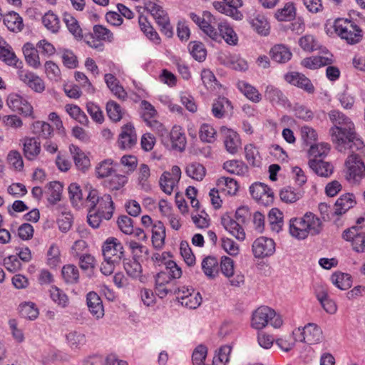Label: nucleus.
<instances>
[{"label":"nucleus","instance_id":"f257e3e1","mask_svg":"<svg viewBox=\"0 0 365 365\" xmlns=\"http://www.w3.org/2000/svg\"><path fill=\"white\" fill-rule=\"evenodd\" d=\"M328 115L333 124L329 133L338 151L346 153L350 150L351 152L364 153L365 145L358 137L352 120L336 110H331Z\"/></svg>","mask_w":365,"mask_h":365},{"label":"nucleus","instance_id":"f03ea898","mask_svg":"<svg viewBox=\"0 0 365 365\" xmlns=\"http://www.w3.org/2000/svg\"><path fill=\"white\" fill-rule=\"evenodd\" d=\"M322 227L321 219L312 212H307L302 217L292 218L289 221V233L298 240H304L309 235H319Z\"/></svg>","mask_w":365,"mask_h":365},{"label":"nucleus","instance_id":"7ed1b4c3","mask_svg":"<svg viewBox=\"0 0 365 365\" xmlns=\"http://www.w3.org/2000/svg\"><path fill=\"white\" fill-rule=\"evenodd\" d=\"M88 195L86 202L88 207H91L98 211L103 217V219L108 220L113 215L115 206L110 195H100L96 189L91 187L87 189Z\"/></svg>","mask_w":365,"mask_h":365},{"label":"nucleus","instance_id":"20e7f679","mask_svg":"<svg viewBox=\"0 0 365 365\" xmlns=\"http://www.w3.org/2000/svg\"><path fill=\"white\" fill-rule=\"evenodd\" d=\"M161 138V141L167 146H171L173 149L180 152L183 151L186 146V138L185 133L180 126H174L169 132L160 123L153 122Z\"/></svg>","mask_w":365,"mask_h":365},{"label":"nucleus","instance_id":"39448f33","mask_svg":"<svg viewBox=\"0 0 365 365\" xmlns=\"http://www.w3.org/2000/svg\"><path fill=\"white\" fill-rule=\"evenodd\" d=\"M269 324L274 328L280 327L282 324L281 316L269 307L257 308L252 314V327L255 329H262Z\"/></svg>","mask_w":365,"mask_h":365},{"label":"nucleus","instance_id":"423d86ee","mask_svg":"<svg viewBox=\"0 0 365 365\" xmlns=\"http://www.w3.org/2000/svg\"><path fill=\"white\" fill-rule=\"evenodd\" d=\"M248 215V209L245 207H242L236 210L235 218L237 220L231 218L229 215H224L222 217L221 223L224 228L236 239L244 240L245 232L240 223L245 222Z\"/></svg>","mask_w":365,"mask_h":365},{"label":"nucleus","instance_id":"0eeeda50","mask_svg":"<svg viewBox=\"0 0 365 365\" xmlns=\"http://www.w3.org/2000/svg\"><path fill=\"white\" fill-rule=\"evenodd\" d=\"M336 34L349 44H356L362 38V30L347 19H336L334 24Z\"/></svg>","mask_w":365,"mask_h":365},{"label":"nucleus","instance_id":"6e6552de","mask_svg":"<svg viewBox=\"0 0 365 365\" xmlns=\"http://www.w3.org/2000/svg\"><path fill=\"white\" fill-rule=\"evenodd\" d=\"M345 153L349 154L345 161L346 178L351 182H359L365 176V165L361 158V155L364 153L348 150Z\"/></svg>","mask_w":365,"mask_h":365},{"label":"nucleus","instance_id":"1a4fd4ad","mask_svg":"<svg viewBox=\"0 0 365 365\" xmlns=\"http://www.w3.org/2000/svg\"><path fill=\"white\" fill-rule=\"evenodd\" d=\"M145 9L153 16L157 24L160 28V31L168 38L173 35V27L170 23L168 14L164 11L161 6L155 2L148 1L145 4Z\"/></svg>","mask_w":365,"mask_h":365},{"label":"nucleus","instance_id":"9d476101","mask_svg":"<svg viewBox=\"0 0 365 365\" xmlns=\"http://www.w3.org/2000/svg\"><path fill=\"white\" fill-rule=\"evenodd\" d=\"M292 335L295 336L296 340L308 344H317L322 339V331L314 323H309L302 329L299 327L293 331Z\"/></svg>","mask_w":365,"mask_h":365},{"label":"nucleus","instance_id":"9b49d317","mask_svg":"<svg viewBox=\"0 0 365 365\" xmlns=\"http://www.w3.org/2000/svg\"><path fill=\"white\" fill-rule=\"evenodd\" d=\"M103 256L105 260L111 263H120L124 257V248L120 241L115 237H109L102 247Z\"/></svg>","mask_w":365,"mask_h":365},{"label":"nucleus","instance_id":"f8f14e48","mask_svg":"<svg viewBox=\"0 0 365 365\" xmlns=\"http://www.w3.org/2000/svg\"><path fill=\"white\" fill-rule=\"evenodd\" d=\"M252 248L254 256L262 259L274 253L275 242L271 238L260 237L254 241Z\"/></svg>","mask_w":365,"mask_h":365},{"label":"nucleus","instance_id":"ddd939ff","mask_svg":"<svg viewBox=\"0 0 365 365\" xmlns=\"http://www.w3.org/2000/svg\"><path fill=\"white\" fill-rule=\"evenodd\" d=\"M250 192L253 198L263 205H267L273 201V192L264 183L255 182L252 184L250 187Z\"/></svg>","mask_w":365,"mask_h":365},{"label":"nucleus","instance_id":"4468645a","mask_svg":"<svg viewBox=\"0 0 365 365\" xmlns=\"http://www.w3.org/2000/svg\"><path fill=\"white\" fill-rule=\"evenodd\" d=\"M8 106L15 112H19L25 116H30L33 113L31 105L16 93H11L7 98Z\"/></svg>","mask_w":365,"mask_h":365},{"label":"nucleus","instance_id":"2eb2a0df","mask_svg":"<svg viewBox=\"0 0 365 365\" xmlns=\"http://www.w3.org/2000/svg\"><path fill=\"white\" fill-rule=\"evenodd\" d=\"M342 237L346 241L351 242V246L357 252H365V232H357L356 227H352L343 232Z\"/></svg>","mask_w":365,"mask_h":365},{"label":"nucleus","instance_id":"dca6fc26","mask_svg":"<svg viewBox=\"0 0 365 365\" xmlns=\"http://www.w3.org/2000/svg\"><path fill=\"white\" fill-rule=\"evenodd\" d=\"M18 75L19 79L35 92L42 93L45 90L43 81L35 73L20 69Z\"/></svg>","mask_w":365,"mask_h":365},{"label":"nucleus","instance_id":"f3484780","mask_svg":"<svg viewBox=\"0 0 365 365\" xmlns=\"http://www.w3.org/2000/svg\"><path fill=\"white\" fill-rule=\"evenodd\" d=\"M136 142L137 135L134 127L131 124L123 126L118 140L119 148L123 150L130 149Z\"/></svg>","mask_w":365,"mask_h":365},{"label":"nucleus","instance_id":"a211bd4d","mask_svg":"<svg viewBox=\"0 0 365 365\" xmlns=\"http://www.w3.org/2000/svg\"><path fill=\"white\" fill-rule=\"evenodd\" d=\"M221 133L225 138L224 144L227 151L230 154H235L241 145L237 133L227 128H222Z\"/></svg>","mask_w":365,"mask_h":365},{"label":"nucleus","instance_id":"6ab92c4d","mask_svg":"<svg viewBox=\"0 0 365 365\" xmlns=\"http://www.w3.org/2000/svg\"><path fill=\"white\" fill-rule=\"evenodd\" d=\"M86 302L88 309L91 314L97 319L104 316V309L102 300L97 293L90 292L86 295Z\"/></svg>","mask_w":365,"mask_h":365},{"label":"nucleus","instance_id":"aec40b11","mask_svg":"<svg viewBox=\"0 0 365 365\" xmlns=\"http://www.w3.org/2000/svg\"><path fill=\"white\" fill-rule=\"evenodd\" d=\"M308 164L310 169L320 177L328 178L333 173V165L322 159H310Z\"/></svg>","mask_w":365,"mask_h":365},{"label":"nucleus","instance_id":"412c9836","mask_svg":"<svg viewBox=\"0 0 365 365\" xmlns=\"http://www.w3.org/2000/svg\"><path fill=\"white\" fill-rule=\"evenodd\" d=\"M285 79L289 83L303 88L309 93H313L314 91L310 80L303 74L299 73H288L285 76Z\"/></svg>","mask_w":365,"mask_h":365},{"label":"nucleus","instance_id":"4be33fe9","mask_svg":"<svg viewBox=\"0 0 365 365\" xmlns=\"http://www.w3.org/2000/svg\"><path fill=\"white\" fill-rule=\"evenodd\" d=\"M356 205L355 197L352 193H346L341 195L335 202L334 213L341 215Z\"/></svg>","mask_w":365,"mask_h":365},{"label":"nucleus","instance_id":"5701e85b","mask_svg":"<svg viewBox=\"0 0 365 365\" xmlns=\"http://www.w3.org/2000/svg\"><path fill=\"white\" fill-rule=\"evenodd\" d=\"M24 155L29 160H34L41 152V143L35 138H26L24 140Z\"/></svg>","mask_w":365,"mask_h":365},{"label":"nucleus","instance_id":"b1692460","mask_svg":"<svg viewBox=\"0 0 365 365\" xmlns=\"http://www.w3.org/2000/svg\"><path fill=\"white\" fill-rule=\"evenodd\" d=\"M264 97L273 105L284 106L287 101L282 91L272 85L266 86Z\"/></svg>","mask_w":365,"mask_h":365},{"label":"nucleus","instance_id":"393cba45","mask_svg":"<svg viewBox=\"0 0 365 365\" xmlns=\"http://www.w3.org/2000/svg\"><path fill=\"white\" fill-rule=\"evenodd\" d=\"M269 53L273 61L280 63H285L292 56L289 48L283 44L274 45L271 48Z\"/></svg>","mask_w":365,"mask_h":365},{"label":"nucleus","instance_id":"a878e982","mask_svg":"<svg viewBox=\"0 0 365 365\" xmlns=\"http://www.w3.org/2000/svg\"><path fill=\"white\" fill-rule=\"evenodd\" d=\"M75 165L80 170L85 171L90 167V160L78 147L71 145L69 147Z\"/></svg>","mask_w":365,"mask_h":365},{"label":"nucleus","instance_id":"bb28decb","mask_svg":"<svg viewBox=\"0 0 365 365\" xmlns=\"http://www.w3.org/2000/svg\"><path fill=\"white\" fill-rule=\"evenodd\" d=\"M165 227L160 221H157L152 229V243L155 248L162 249L165 245Z\"/></svg>","mask_w":365,"mask_h":365},{"label":"nucleus","instance_id":"cd10ccee","mask_svg":"<svg viewBox=\"0 0 365 365\" xmlns=\"http://www.w3.org/2000/svg\"><path fill=\"white\" fill-rule=\"evenodd\" d=\"M202 269L209 279H215L219 273L218 260L215 257L207 256L202 262Z\"/></svg>","mask_w":365,"mask_h":365},{"label":"nucleus","instance_id":"c85d7f7f","mask_svg":"<svg viewBox=\"0 0 365 365\" xmlns=\"http://www.w3.org/2000/svg\"><path fill=\"white\" fill-rule=\"evenodd\" d=\"M23 53L27 63L37 68L40 66V59L38 56V50L31 43H26L23 46Z\"/></svg>","mask_w":365,"mask_h":365},{"label":"nucleus","instance_id":"c756f323","mask_svg":"<svg viewBox=\"0 0 365 365\" xmlns=\"http://www.w3.org/2000/svg\"><path fill=\"white\" fill-rule=\"evenodd\" d=\"M4 24L9 30L19 32L23 29L24 24L22 18L16 12H9L4 17Z\"/></svg>","mask_w":365,"mask_h":365},{"label":"nucleus","instance_id":"7c9ffc66","mask_svg":"<svg viewBox=\"0 0 365 365\" xmlns=\"http://www.w3.org/2000/svg\"><path fill=\"white\" fill-rule=\"evenodd\" d=\"M213 6L219 12L225 14L235 20H241L243 17L242 14L237 9L224 1H214Z\"/></svg>","mask_w":365,"mask_h":365},{"label":"nucleus","instance_id":"2f4dec72","mask_svg":"<svg viewBox=\"0 0 365 365\" xmlns=\"http://www.w3.org/2000/svg\"><path fill=\"white\" fill-rule=\"evenodd\" d=\"M67 343L72 349H79L86 343V335L79 331L73 330L66 335Z\"/></svg>","mask_w":365,"mask_h":365},{"label":"nucleus","instance_id":"473e14b6","mask_svg":"<svg viewBox=\"0 0 365 365\" xmlns=\"http://www.w3.org/2000/svg\"><path fill=\"white\" fill-rule=\"evenodd\" d=\"M185 173L192 179L201 181L205 176L206 170L202 164L192 162L186 166Z\"/></svg>","mask_w":365,"mask_h":365},{"label":"nucleus","instance_id":"72a5a7b5","mask_svg":"<svg viewBox=\"0 0 365 365\" xmlns=\"http://www.w3.org/2000/svg\"><path fill=\"white\" fill-rule=\"evenodd\" d=\"M218 29L221 35V40L224 39L230 45H235L237 42V36L229 24L221 22L218 24Z\"/></svg>","mask_w":365,"mask_h":365},{"label":"nucleus","instance_id":"f704fd0d","mask_svg":"<svg viewBox=\"0 0 365 365\" xmlns=\"http://www.w3.org/2000/svg\"><path fill=\"white\" fill-rule=\"evenodd\" d=\"M224 169L232 174L245 175L248 173V167L242 160H229L224 163Z\"/></svg>","mask_w":365,"mask_h":365},{"label":"nucleus","instance_id":"c9c22d12","mask_svg":"<svg viewBox=\"0 0 365 365\" xmlns=\"http://www.w3.org/2000/svg\"><path fill=\"white\" fill-rule=\"evenodd\" d=\"M331 63V59L323 56H312L302 61V65L309 69H317Z\"/></svg>","mask_w":365,"mask_h":365},{"label":"nucleus","instance_id":"e433bc0d","mask_svg":"<svg viewBox=\"0 0 365 365\" xmlns=\"http://www.w3.org/2000/svg\"><path fill=\"white\" fill-rule=\"evenodd\" d=\"M232 109L230 101L224 97L218 98L212 104V112L215 117L221 118L227 110Z\"/></svg>","mask_w":365,"mask_h":365},{"label":"nucleus","instance_id":"4c0bfd02","mask_svg":"<svg viewBox=\"0 0 365 365\" xmlns=\"http://www.w3.org/2000/svg\"><path fill=\"white\" fill-rule=\"evenodd\" d=\"M239 90L250 101L258 103L261 100V94L258 91L245 81H239L237 83Z\"/></svg>","mask_w":365,"mask_h":365},{"label":"nucleus","instance_id":"58836bf2","mask_svg":"<svg viewBox=\"0 0 365 365\" xmlns=\"http://www.w3.org/2000/svg\"><path fill=\"white\" fill-rule=\"evenodd\" d=\"M295 16L296 9L292 2L285 4L282 9H278L275 13V17L279 21H289L294 19Z\"/></svg>","mask_w":365,"mask_h":365},{"label":"nucleus","instance_id":"ea45409f","mask_svg":"<svg viewBox=\"0 0 365 365\" xmlns=\"http://www.w3.org/2000/svg\"><path fill=\"white\" fill-rule=\"evenodd\" d=\"M268 220L272 230L279 232L283 225V213L277 208H272L269 212Z\"/></svg>","mask_w":365,"mask_h":365},{"label":"nucleus","instance_id":"a19ab883","mask_svg":"<svg viewBox=\"0 0 365 365\" xmlns=\"http://www.w3.org/2000/svg\"><path fill=\"white\" fill-rule=\"evenodd\" d=\"M331 282L339 289L346 290L351 287V277L345 273H334L331 276Z\"/></svg>","mask_w":365,"mask_h":365},{"label":"nucleus","instance_id":"79ce46f5","mask_svg":"<svg viewBox=\"0 0 365 365\" xmlns=\"http://www.w3.org/2000/svg\"><path fill=\"white\" fill-rule=\"evenodd\" d=\"M189 51L192 56L197 61L205 60L207 51L202 43L200 41H191L189 43Z\"/></svg>","mask_w":365,"mask_h":365},{"label":"nucleus","instance_id":"37998d69","mask_svg":"<svg viewBox=\"0 0 365 365\" xmlns=\"http://www.w3.org/2000/svg\"><path fill=\"white\" fill-rule=\"evenodd\" d=\"M279 197L286 203H294L302 197V192L291 187H285L281 190Z\"/></svg>","mask_w":365,"mask_h":365},{"label":"nucleus","instance_id":"c03bdc74","mask_svg":"<svg viewBox=\"0 0 365 365\" xmlns=\"http://www.w3.org/2000/svg\"><path fill=\"white\" fill-rule=\"evenodd\" d=\"M123 266L126 273L133 278L140 276L142 267L135 258L124 259Z\"/></svg>","mask_w":365,"mask_h":365},{"label":"nucleus","instance_id":"a18cd8bd","mask_svg":"<svg viewBox=\"0 0 365 365\" xmlns=\"http://www.w3.org/2000/svg\"><path fill=\"white\" fill-rule=\"evenodd\" d=\"M245 156L247 161L254 167H259L261 160L260 155L257 148L252 144H249L245 147Z\"/></svg>","mask_w":365,"mask_h":365},{"label":"nucleus","instance_id":"49530a36","mask_svg":"<svg viewBox=\"0 0 365 365\" xmlns=\"http://www.w3.org/2000/svg\"><path fill=\"white\" fill-rule=\"evenodd\" d=\"M252 28L262 36L269 34V24L263 16L258 15L250 21Z\"/></svg>","mask_w":365,"mask_h":365},{"label":"nucleus","instance_id":"de8ad7c7","mask_svg":"<svg viewBox=\"0 0 365 365\" xmlns=\"http://www.w3.org/2000/svg\"><path fill=\"white\" fill-rule=\"evenodd\" d=\"M32 132L39 138H48L51 135L53 128L46 122L36 121L32 125Z\"/></svg>","mask_w":365,"mask_h":365},{"label":"nucleus","instance_id":"09e8293b","mask_svg":"<svg viewBox=\"0 0 365 365\" xmlns=\"http://www.w3.org/2000/svg\"><path fill=\"white\" fill-rule=\"evenodd\" d=\"M62 276L66 283L74 284L78 281V269L73 264H66L62 268Z\"/></svg>","mask_w":365,"mask_h":365},{"label":"nucleus","instance_id":"8fccbe9b","mask_svg":"<svg viewBox=\"0 0 365 365\" xmlns=\"http://www.w3.org/2000/svg\"><path fill=\"white\" fill-rule=\"evenodd\" d=\"M301 48L306 51H314L321 48L319 41L312 35H305L299 40Z\"/></svg>","mask_w":365,"mask_h":365},{"label":"nucleus","instance_id":"3c124183","mask_svg":"<svg viewBox=\"0 0 365 365\" xmlns=\"http://www.w3.org/2000/svg\"><path fill=\"white\" fill-rule=\"evenodd\" d=\"M180 302L182 306L189 309H196L202 302V297L199 292L195 294L188 293L187 295H182Z\"/></svg>","mask_w":365,"mask_h":365},{"label":"nucleus","instance_id":"603ef678","mask_svg":"<svg viewBox=\"0 0 365 365\" xmlns=\"http://www.w3.org/2000/svg\"><path fill=\"white\" fill-rule=\"evenodd\" d=\"M42 22L44 26L53 33L58 31L60 28V21L58 16L51 11L45 14L42 18Z\"/></svg>","mask_w":365,"mask_h":365},{"label":"nucleus","instance_id":"864d4df0","mask_svg":"<svg viewBox=\"0 0 365 365\" xmlns=\"http://www.w3.org/2000/svg\"><path fill=\"white\" fill-rule=\"evenodd\" d=\"M217 185L225 190L229 195H235L238 190V185L235 180L222 177L217 180Z\"/></svg>","mask_w":365,"mask_h":365},{"label":"nucleus","instance_id":"5fc2aeb1","mask_svg":"<svg viewBox=\"0 0 365 365\" xmlns=\"http://www.w3.org/2000/svg\"><path fill=\"white\" fill-rule=\"evenodd\" d=\"M173 178L170 172H164L160 178V185L166 194L170 195L174 187L178 183Z\"/></svg>","mask_w":365,"mask_h":365},{"label":"nucleus","instance_id":"6e6d98bb","mask_svg":"<svg viewBox=\"0 0 365 365\" xmlns=\"http://www.w3.org/2000/svg\"><path fill=\"white\" fill-rule=\"evenodd\" d=\"M50 297L51 299L61 307H66L68 303L67 295L56 287L50 289Z\"/></svg>","mask_w":365,"mask_h":365},{"label":"nucleus","instance_id":"4d7b16f0","mask_svg":"<svg viewBox=\"0 0 365 365\" xmlns=\"http://www.w3.org/2000/svg\"><path fill=\"white\" fill-rule=\"evenodd\" d=\"M106 111L109 118L113 122L119 121L123 117L120 105L113 101H110L107 103Z\"/></svg>","mask_w":365,"mask_h":365},{"label":"nucleus","instance_id":"13d9d810","mask_svg":"<svg viewBox=\"0 0 365 365\" xmlns=\"http://www.w3.org/2000/svg\"><path fill=\"white\" fill-rule=\"evenodd\" d=\"M19 312L22 317L30 320L36 319L38 315V309L31 302H26L21 305Z\"/></svg>","mask_w":365,"mask_h":365},{"label":"nucleus","instance_id":"bf43d9fd","mask_svg":"<svg viewBox=\"0 0 365 365\" xmlns=\"http://www.w3.org/2000/svg\"><path fill=\"white\" fill-rule=\"evenodd\" d=\"M330 150V146L328 143H322L319 144L312 145L309 153L313 157L312 159H319L322 157L326 156Z\"/></svg>","mask_w":365,"mask_h":365},{"label":"nucleus","instance_id":"052dcab7","mask_svg":"<svg viewBox=\"0 0 365 365\" xmlns=\"http://www.w3.org/2000/svg\"><path fill=\"white\" fill-rule=\"evenodd\" d=\"M49 197L48 201L53 204L61 200V192L63 190L62 185L57 181L51 182L48 184Z\"/></svg>","mask_w":365,"mask_h":365},{"label":"nucleus","instance_id":"680f3d73","mask_svg":"<svg viewBox=\"0 0 365 365\" xmlns=\"http://www.w3.org/2000/svg\"><path fill=\"white\" fill-rule=\"evenodd\" d=\"M216 130L209 124H203L200 129V138L206 143H213L215 140Z\"/></svg>","mask_w":365,"mask_h":365},{"label":"nucleus","instance_id":"e2e57ef3","mask_svg":"<svg viewBox=\"0 0 365 365\" xmlns=\"http://www.w3.org/2000/svg\"><path fill=\"white\" fill-rule=\"evenodd\" d=\"M44 67L46 76L50 80L57 82L61 79L60 68L53 61H46Z\"/></svg>","mask_w":365,"mask_h":365},{"label":"nucleus","instance_id":"0e129e2a","mask_svg":"<svg viewBox=\"0 0 365 365\" xmlns=\"http://www.w3.org/2000/svg\"><path fill=\"white\" fill-rule=\"evenodd\" d=\"M207 349L204 345L197 346L192 352V360L193 365H205Z\"/></svg>","mask_w":365,"mask_h":365},{"label":"nucleus","instance_id":"69168bd1","mask_svg":"<svg viewBox=\"0 0 365 365\" xmlns=\"http://www.w3.org/2000/svg\"><path fill=\"white\" fill-rule=\"evenodd\" d=\"M180 255L183 257L185 263L188 266H192L195 262V257L193 255L191 248L190 247L188 243L185 241H182L180 245Z\"/></svg>","mask_w":365,"mask_h":365},{"label":"nucleus","instance_id":"338daca9","mask_svg":"<svg viewBox=\"0 0 365 365\" xmlns=\"http://www.w3.org/2000/svg\"><path fill=\"white\" fill-rule=\"evenodd\" d=\"M47 255L49 266L56 267L61 263L60 250L56 245L53 244L50 246Z\"/></svg>","mask_w":365,"mask_h":365},{"label":"nucleus","instance_id":"774afa93","mask_svg":"<svg viewBox=\"0 0 365 365\" xmlns=\"http://www.w3.org/2000/svg\"><path fill=\"white\" fill-rule=\"evenodd\" d=\"M64 22L69 30V31L76 37L82 36V30L78 26L77 20L71 15L66 14L64 16Z\"/></svg>","mask_w":365,"mask_h":365}]
</instances>
